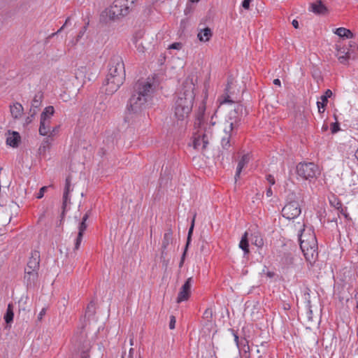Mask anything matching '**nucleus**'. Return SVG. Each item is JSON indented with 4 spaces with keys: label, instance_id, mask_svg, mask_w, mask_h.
<instances>
[{
    "label": "nucleus",
    "instance_id": "nucleus-1",
    "mask_svg": "<svg viewBox=\"0 0 358 358\" xmlns=\"http://www.w3.org/2000/svg\"><path fill=\"white\" fill-rule=\"evenodd\" d=\"M155 91L153 83L146 80H138L133 87V92L129 98L127 109L132 113H138L146 108L152 100Z\"/></svg>",
    "mask_w": 358,
    "mask_h": 358
},
{
    "label": "nucleus",
    "instance_id": "nucleus-2",
    "mask_svg": "<svg viewBox=\"0 0 358 358\" xmlns=\"http://www.w3.org/2000/svg\"><path fill=\"white\" fill-rule=\"evenodd\" d=\"M125 80V69L121 56L114 55L109 62L108 74L103 85L106 94H113L124 83Z\"/></svg>",
    "mask_w": 358,
    "mask_h": 358
},
{
    "label": "nucleus",
    "instance_id": "nucleus-3",
    "mask_svg": "<svg viewBox=\"0 0 358 358\" xmlns=\"http://www.w3.org/2000/svg\"><path fill=\"white\" fill-rule=\"evenodd\" d=\"M304 229L300 230L299 239L300 242V248L307 262L312 264L315 262L317 258V241L314 234H310L308 238H303V231Z\"/></svg>",
    "mask_w": 358,
    "mask_h": 358
},
{
    "label": "nucleus",
    "instance_id": "nucleus-4",
    "mask_svg": "<svg viewBox=\"0 0 358 358\" xmlns=\"http://www.w3.org/2000/svg\"><path fill=\"white\" fill-rule=\"evenodd\" d=\"M72 344L74 351L80 354V358H88L90 357L88 352L91 348V343L87 339L84 327H82L75 333L72 338Z\"/></svg>",
    "mask_w": 358,
    "mask_h": 358
},
{
    "label": "nucleus",
    "instance_id": "nucleus-5",
    "mask_svg": "<svg viewBox=\"0 0 358 358\" xmlns=\"http://www.w3.org/2000/svg\"><path fill=\"white\" fill-rule=\"evenodd\" d=\"M299 197L294 192H289L287 196V203L282 210L284 217L292 220L297 217L301 214V208L299 203Z\"/></svg>",
    "mask_w": 358,
    "mask_h": 358
},
{
    "label": "nucleus",
    "instance_id": "nucleus-6",
    "mask_svg": "<svg viewBox=\"0 0 358 358\" xmlns=\"http://www.w3.org/2000/svg\"><path fill=\"white\" fill-rule=\"evenodd\" d=\"M195 84L193 77H187L178 89L176 97H181L188 103L194 102Z\"/></svg>",
    "mask_w": 358,
    "mask_h": 358
},
{
    "label": "nucleus",
    "instance_id": "nucleus-7",
    "mask_svg": "<svg viewBox=\"0 0 358 358\" xmlns=\"http://www.w3.org/2000/svg\"><path fill=\"white\" fill-rule=\"evenodd\" d=\"M106 16L111 20H116L129 13V6L124 0H115L113 5L106 10Z\"/></svg>",
    "mask_w": 358,
    "mask_h": 358
},
{
    "label": "nucleus",
    "instance_id": "nucleus-8",
    "mask_svg": "<svg viewBox=\"0 0 358 358\" xmlns=\"http://www.w3.org/2000/svg\"><path fill=\"white\" fill-rule=\"evenodd\" d=\"M243 107L242 105H237L235 108L230 111L228 119L225 121L223 127H225V130H236L241 124V122L243 116Z\"/></svg>",
    "mask_w": 358,
    "mask_h": 358
},
{
    "label": "nucleus",
    "instance_id": "nucleus-9",
    "mask_svg": "<svg viewBox=\"0 0 358 358\" xmlns=\"http://www.w3.org/2000/svg\"><path fill=\"white\" fill-rule=\"evenodd\" d=\"M296 173L298 176L305 180H310L320 174L318 166L313 162L299 163L296 166Z\"/></svg>",
    "mask_w": 358,
    "mask_h": 358
},
{
    "label": "nucleus",
    "instance_id": "nucleus-10",
    "mask_svg": "<svg viewBox=\"0 0 358 358\" xmlns=\"http://www.w3.org/2000/svg\"><path fill=\"white\" fill-rule=\"evenodd\" d=\"M55 113L54 107L49 106L45 108L41 115L39 134L42 136L48 135L52 129L50 127L51 117Z\"/></svg>",
    "mask_w": 358,
    "mask_h": 358
},
{
    "label": "nucleus",
    "instance_id": "nucleus-11",
    "mask_svg": "<svg viewBox=\"0 0 358 358\" xmlns=\"http://www.w3.org/2000/svg\"><path fill=\"white\" fill-rule=\"evenodd\" d=\"M193 103H188L181 97H176L174 113L178 120H184L192 111Z\"/></svg>",
    "mask_w": 358,
    "mask_h": 358
},
{
    "label": "nucleus",
    "instance_id": "nucleus-12",
    "mask_svg": "<svg viewBox=\"0 0 358 358\" xmlns=\"http://www.w3.org/2000/svg\"><path fill=\"white\" fill-rule=\"evenodd\" d=\"M193 278H188L185 283L181 287L180 292L178 294L176 301L177 303H181L189 299L191 294V287L193 283Z\"/></svg>",
    "mask_w": 358,
    "mask_h": 358
},
{
    "label": "nucleus",
    "instance_id": "nucleus-13",
    "mask_svg": "<svg viewBox=\"0 0 358 358\" xmlns=\"http://www.w3.org/2000/svg\"><path fill=\"white\" fill-rule=\"evenodd\" d=\"M90 214H91V210H88L84 215V216L82 218L81 222L79 223L78 233L77 238L76 239L74 250H77L80 248V245L82 240H83V234H84V232L86 230L87 227V224H86V222H87V219L89 218Z\"/></svg>",
    "mask_w": 358,
    "mask_h": 358
},
{
    "label": "nucleus",
    "instance_id": "nucleus-14",
    "mask_svg": "<svg viewBox=\"0 0 358 358\" xmlns=\"http://www.w3.org/2000/svg\"><path fill=\"white\" fill-rule=\"evenodd\" d=\"M173 243V231L169 229L164 235V238L162 243V254L161 258L163 259V262L165 263V257L167 254L166 250L168 249L170 244Z\"/></svg>",
    "mask_w": 358,
    "mask_h": 358
},
{
    "label": "nucleus",
    "instance_id": "nucleus-15",
    "mask_svg": "<svg viewBox=\"0 0 358 358\" xmlns=\"http://www.w3.org/2000/svg\"><path fill=\"white\" fill-rule=\"evenodd\" d=\"M208 136L207 134H199L198 136L194 138L193 145L194 148L198 150H204L208 145Z\"/></svg>",
    "mask_w": 358,
    "mask_h": 358
},
{
    "label": "nucleus",
    "instance_id": "nucleus-16",
    "mask_svg": "<svg viewBox=\"0 0 358 358\" xmlns=\"http://www.w3.org/2000/svg\"><path fill=\"white\" fill-rule=\"evenodd\" d=\"M236 134V130H225V127H223V135L221 138V145L224 150H229L231 147V138Z\"/></svg>",
    "mask_w": 358,
    "mask_h": 358
},
{
    "label": "nucleus",
    "instance_id": "nucleus-17",
    "mask_svg": "<svg viewBox=\"0 0 358 358\" xmlns=\"http://www.w3.org/2000/svg\"><path fill=\"white\" fill-rule=\"evenodd\" d=\"M38 278V272L25 271L24 275V282L27 289L34 288Z\"/></svg>",
    "mask_w": 358,
    "mask_h": 358
},
{
    "label": "nucleus",
    "instance_id": "nucleus-18",
    "mask_svg": "<svg viewBox=\"0 0 358 358\" xmlns=\"http://www.w3.org/2000/svg\"><path fill=\"white\" fill-rule=\"evenodd\" d=\"M309 10L316 15H326L328 13V8L321 0H317L314 3H311Z\"/></svg>",
    "mask_w": 358,
    "mask_h": 358
},
{
    "label": "nucleus",
    "instance_id": "nucleus-19",
    "mask_svg": "<svg viewBox=\"0 0 358 358\" xmlns=\"http://www.w3.org/2000/svg\"><path fill=\"white\" fill-rule=\"evenodd\" d=\"M195 217H196V214H194V216H193V218H192V222H191V225H190L189 231H188L187 243H186V245H185V248L183 254H182V255L181 257L180 262L179 263V267H182L183 264H184L186 252H187L188 246H189V245L190 243V241H191V239H192V234H193V230H194V227Z\"/></svg>",
    "mask_w": 358,
    "mask_h": 358
},
{
    "label": "nucleus",
    "instance_id": "nucleus-20",
    "mask_svg": "<svg viewBox=\"0 0 358 358\" xmlns=\"http://www.w3.org/2000/svg\"><path fill=\"white\" fill-rule=\"evenodd\" d=\"M333 93L331 90H327L324 92V94L321 96L320 97V101H318L317 102V106L318 108V112L320 113H322L324 112L325 106H327L328 103V98H330L332 96Z\"/></svg>",
    "mask_w": 358,
    "mask_h": 358
},
{
    "label": "nucleus",
    "instance_id": "nucleus-21",
    "mask_svg": "<svg viewBox=\"0 0 358 358\" xmlns=\"http://www.w3.org/2000/svg\"><path fill=\"white\" fill-rule=\"evenodd\" d=\"M71 182V178L70 176H69L66 178V184H65V187H64V194H63L62 215L64 214L65 208L66 206L68 201H70V199H69V194L71 192V189H70Z\"/></svg>",
    "mask_w": 358,
    "mask_h": 358
},
{
    "label": "nucleus",
    "instance_id": "nucleus-22",
    "mask_svg": "<svg viewBox=\"0 0 358 358\" xmlns=\"http://www.w3.org/2000/svg\"><path fill=\"white\" fill-rule=\"evenodd\" d=\"M27 265L35 268L37 271L39 270L40 267V254L38 251H33L31 254V257L29 259Z\"/></svg>",
    "mask_w": 358,
    "mask_h": 358
},
{
    "label": "nucleus",
    "instance_id": "nucleus-23",
    "mask_svg": "<svg viewBox=\"0 0 358 358\" xmlns=\"http://www.w3.org/2000/svg\"><path fill=\"white\" fill-rule=\"evenodd\" d=\"M249 160H250V156H249L248 154L243 155L241 159L239 160V162L238 163L237 168H236V174H235V177H234L236 181L239 178L240 174H241V173L242 171V169L244 168V166L246 164H248Z\"/></svg>",
    "mask_w": 358,
    "mask_h": 358
},
{
    "label": "nucleus",
    "instance_id": "nucleus-24",
    "mask_svg": "<svg viewBox=\"0 0 358 358\" xmlns=\"http://www.w3.org/2000/svg\"><path fill=\"white\" fill-rule=\"evenodd\" d=\"M9 134L10 136L6 138V143L13 148L17 147L20 141V136L19 133L17 131H13L12 133L9 132Z\"/></svg>",
    "mask_w": 358,
    "mask_h": 358
},
{
    "label": "nucleus",
    "instance_id": "nucleus-25",
    "mask_svg": "<svg viewBox=\"0 0 358 358\" xmlns=\"http://www.w3.org/2000/svg\"><path fill=\"white\" fill-rule=\"evenodd\" d=\"M248 233L245 231L243 235L241 240L239 243V248L243 250L244 257H246L250 253L249 243H248Z\"/></svg>",
    "mask_w": 358,
    "mask_h": 358
},
{
    "label": "nucleus",
    "instance_id": "nucleus-26",
    "mask_svg": "<svg viewBox=\"0 0 358 358\" xmlns=\"http://www.w3.org/2000/svg\"><path fill=\"white\" fill-rule=\"evenodd\" d=\"M213 35L212 31L209 27H206L198 33L197 37L199 41L206 42L210 40Z\"/></svg>",
    "mask_w": 358,
    "mask_h": 358
},
{
    "label": "nucleus",
    "instance_id": "nucleus-27",
    "mask_svg": "<svg viewBox=\"0 0 358 358\" xmlns=\"http://www.w3.org/2000/svg\"><path fill=\"white\" fill-rule=\"evenodd\" d=\"M10 113L13 118L17 119L21 117L23 113V107L20 103H15L10 106Z\"/></svg>",
    "mask_w": 358,
    "mask_h": 358
},
{
    "label": "nucleus",
    "instance_id": "nucleus-28",
    "mask_svg": "<svg viewBox=\"0 0 358 358\" xmlns=\"http://www.w3.org/2000/svg\"><path fill=\"white\" fill-rule=\"evenodd\" d=\"M338 59L340 62V63L345 64H347L348 59L351 57V53L350 50H348L345 52V50L343 48V50L341 48L338 49Z\"/></svg>",
    "mask_w": 358,
    "mask_h": 358
},
{
    "label": "nucleus",
    "instance_id": "nucleus-29",
    "mask_svg": "<svg viewBox=\"0 0 358 358\" xmlns=\"http://www.w3.org/2000/svg\"><path fill=\"white\" fill-rule=\"evenodd\" d=\"M334 34L341 38H352L353 37L352 32L350 29L344 27L337 28L335 30Z\"/></svg>",
    "mask_w": 358,
    "mask_h": 358
},
{
    "label": "nucleus",
    "instance_id": "nucleus-30",
    "mask_svg": "<svg viewBox=\"0 0 358 358\" xmlns=\"http://www.w3.org/2000/svg\"><path fill=\"white\" fill-rule=\"evenodd\" d=\"M251 241L258 248H262L264 245L262 236L259 232H254L251 234Z\"/></svg>",
    "mask_w": 358,
    "mask_h": 358
},
{
    "label": "nucleus",
    "instance_id": "nucleus-31",
    "mask_svg": "<svg viewBox=\"0 0 358 358\" xmlns=\"http://www.w3.org/2000/svg\"><path fill=\"white\" fill-rule=\"evenodd\" d=\"M13 317H14L13 305V303H9L8 305L6 312L3 317L6 324H10V322H12L13 320Z\"/></svg>",
    "mask_w": 358,
    "mask_h": 358
},
{
    "label": "nucleus",
    "instance_id": "nucleus-32",
    "mask_svg": "<svg viewBox=\"0 0 358 358\" xmlns=\"http://www.w3.org/2000/svg\"><path fill=\"white\" fill-rule=\"evenodd\" d=\"M43 99V94L41 91L38 92L36 93L32 101H31V106L36 108H39L42 101Z\"/></svg>",
    "mask_w": 358,
    "mask_h": 358
},
{
    "label": "nucleus",
    "instance_id": "nucleus-33",
    "mask_svg": "<svg viewBox=\"0 0 358 358\" xmlns=\"http://www.w3.org/2000/svg\"><path fill=\"white\" fill-rule=\"evenodd\" d=\"M213 310L211 308H207L203 313L202 319L205 321L204 325L207 326L212 322Z\"/></svg>",
    "mask_w": 358,
    "mask_h": 358
},
{
    "label": "nucleus",
    "instance_id": "nucleus-34",
    "mask_svg": "<svg viewBox=\"0 0 358 358\" xmlns=\"http://www.w3.org/2000/svg\"><path fill=\"white\" fill-rule=\"evenodd\" d=\"M96 313L95 303L93 301H90L85 310V317L90 318L94 315Z\"/></svg>",
    "mask_w": 358,
    "mask_h": 358
},
{
    "label": "nucleus",
    "instance_id": "nucleus-35",
    "mask_svg": "<svg viewBox=\"0 0 358 358\" xmlns=\"http://www.w3.org/2000/svg\"><path fill=\"white\" fill-rule=\"evenodd\" d=\"M51 144V138L50 136H48L46 138H45L40 148H39V152L40 154L45 153V151L50 148Z\"/></svg>",
    "mask_w": 358,
    "mask_h": 358
},
{
    "label": "nucleus",
    "instance_id": "nucleus-36",
    "mask_svg": "<svg viewBox=\"0 0 358 358\" xmlns=\"http://www.w3.org/2000/svg\"><path fill=\"white\" fill-rule=\"evenodd\" d=\"M133 42L135 44V47L139 52H145V47L143 46L142 42L140 41V38H137V36H134Z\"/></svg>",
    "mask_w": 358,
    "mask_h": 358
},
{
    "label": "nucleus",
    "instance_id": "nucleus-37",
    "mask_svg": "<svg viewBox=\"0 0 358 358\" xmlns=\"http://www.w3.org/2000/svg\"><path fill=\"white\" fill-rule=\"evenodd\" d=\"M229 331L231 333V334L233 335L234 338V341L236 343V345L237 346V348L238 349L241 348V343H242L243 342V339H241V341H239V337L238 336V334L237 332L233 329H229Z\"/></svg>",
    "mask_w": 358,
    "mask_h": 358
},
{
    "label": "nucleus",
    "instance_id": "nucleus-38",
    "mask_svg": "<svg viewBox=\"0 0 358 358\" xmlns=\"http://www.w3.org/2000/svg\"><path fill=\"white\" fill-rule=\"evenodd\" d=\"M307 306H308V310H307L306 315H307L308 320L310 321V322H313V311L311 310V306H310V301H308Z\"/></svg>",
    "mask_w": 358,
    "mask_h": 358
},
{
    "label": "nucleus",
    "instance_id": "nucleus-39",
    "mask_svg": "<svg viewBox=\"0 0 358 358\" xmlns=\"http://www.w3.org/2000/svg\"><path fill=\"white\" fill-rule=\"evenodd\" d=\"M239 350H244L245 352L250 350V346L246 339H243V342L241 343V348Z\"/></svg>",
    "mask_w": 358,
    "mask_h": 358
},
{
    "label": "nucleus",
    "instance_id": "nucleus-40",
    "mask_svg": "<svg viewBox=\"0 0 358 358\" xmlns=\"http://www.w3.org/2000/svg\"><path fill=\"white\" fill-rule=\"evenodd\" d=\"M89 22H87L82 29L81 30L79 31L78 36H77V38H76V41L78 42L80 38H81L83 37V36L84 35V34L85 33L86 30H87V26L88 25Z\"/></svg>",
    "mask_w": 358,
    "mask_h": 358
},
{
    "label": "nucleus",
    "instance_id": "nucleus-41",
    "mask_svg": "<svg viewBox=\"0 0 358 358\" xmlns=\"http://www.w3.org/2000/svg\"><path fill=\"white\" fill-rule=\"evenodd\" d=\"M182 44L181 43H173L169 46V49L180 50L182 48Z\"/></svg>",
    "mask_w": 358,
    "mask_h": 358
},
{
    "label": "nucleus",
    "instance_id": "nucleus-42",
    "mask_svg": "<svg viewBox=\"0 0 358 358\" xmlns=\"http://www.w3.org/2000/svg\"><path fill=\"white\" fill-rule=\"evenodd\" d=\"M47 189H48V187H46V186L42 187L40 189L38 193L37 194L36 198L41 199L43 196L44 193L47 190Z\"/></svg>",
    "mask_w": 358,
    "mask_h": 358
},
{
    "label": "nucleus",
    "instance_id": "nucleus-43",
    "mask_svg": "<svg viewBox=\"0 0 358 358\" xmlns=\"http://www.w3.org/2000/svg\"><path fill=\"white\" fill-rule=\"evenodd\" d=\"M176 322V320L175 316L171 315L170 317V322H169V328L171 329H173L175 328Z\"/></svg>",
    "mask_w": 358,
    "mask_h": 358
},
{
    "label": "nucleus",
    "instance_id": "nucleus-44",
    "mask_svg": "<svg viewBox=\"0 0 358 358\" xmlns=\"http://www.w3.org/2000/svg\"><path fill=\"white\" fill-rule=\"evenodd\" d=\"M266 180L269 182L271 185H273L275 182L274 177L271 174H268L266 177Z\"/></svg>",
    "mask_w": 358,
    "mask_h": 358
},
{
    "label": "nucleus",
    "instance_id": "nucleus-45",
    "mask_svg": "<svg viewBox=\"0 0 358 358\" xmlns=\"http://www.w3.org/2000/svg\"><path fill=\"white\" fill-rule=\"evenodd\" d=\"M38 109L39 108H36L31 106V108L29 110V115H31V117H34V116L37 113Z\"/></svg>",
    "mask_w": 358,
    "mask_h": 358
},
{
    "label": "nucleus",
    "instance_id": "nucleus-46",
    "mask_svg": "<svg viewBox=\"0 0 358 358\" xmlns=\"http://www.w3.org/2000/svg\"><path fill=\"white\" fill-rule=\"evenodd\" d=\"M252 0H243L242 2V6L245 9H248L250 8V3Z\"/></svg>",
    "mask_w": 358,
    "mask_h": 358
},
{
    "label": "nucleus",
    "instance_id": "nucleus-47",
    "mask_svg": "<svg viewBox=\"0 0 358 358\" xmlns=\"http://www.w3.org/2000/svg\"><path fill=\"white\" fill-rule=\"evenodd\" d=\"M69 20H70V17H68L66 20V21H65L64 24H63V26L56 33L52 34V36H55L57 34L59 33L64 28V27H66L69 24Z\"/></svg>",
    "mask_w": 358,
    "mask_h": 358
},
{
    "label": "nucleus",
    "instance_id": "nucleus-48",
    "mask_svg": "<svg viewBox=\"0 0 358 358\" xmlns=\"http://www.w3.org/2000/svg\"><path fill=\"white\" fill-rule=\"evenodd\" d=\"M339 129V126L337 123H333L331 124V131L332 133H336L338 131Z\"/></svg>",
    "mask_w": 358,
    "mask_h": 358
},
{
    "label": "nucleus",
    "instance_id": "nucleus-49",
    "mask_svg": "<svg viewBox=\"0 0 358 358\" xmlns=\"http://www.w3.org/2000/svg\"><path fill=\"white\" fill-rule=\"evenodd\" d=\"M25 271L38 272V271H37V270H36V269H35V268H32V267H31V266H28L27 264V266H26V267H25V268H24V272H25Z\"/></svg>",
    "mask_w": 358,
    "mask_h": 358
},
{
    "label": "nucleus",
    "instance_id": "nucleus-50",
    "mask_svg": "<svg viewBox=\"0 0 358 358\" xmlns=\"http://www.w3.org/2000/svg\"><path fill=\"white\" fill-rule=\"evenodd\" d=\"M45 314V308H43L41 310V311L38 314V320H41L43 316Z\"/></svg>",
    "mask_w": 358,
    "mask_h": 358
},
{
    "label": "nucleus",
    "instance_id": "nucleus-51",
    "mask_svg": "<svg viewBox=\"0 0 358 358\" xmlns=\"http://www.w3.org/2000/svg\"><path fill=\"white\" fill-rule=\"evenodd\" d=\"M57 131V127H52L50 132H49L48 134H50L48 136H51L54 135Z\"/></svg>",
    "mask_w": 358,
    "mask_h": 358
},
{
    "label": "nucleus",
    "instance_id": "nucleus-52",
    "mask_svg": "<svg viewBox=\"0 0 358 358\" xmlns=\"http://www.w3.org/2000/svg\"><path fill=\"white\" fill-rule=\"evenodd\" d=\"M33 118H34V117H31V115H29V116L26 118L25 124H29V123H31V122H32Z\"/></svg>",
    "mask_w": 358,
    "mask_h": 358
},
{
    "label": "nucleus",
    "instance_id": "nucleus-53",
    "mask_svg": "<svg viewBox=\"0 0 358 358\" xmlns=\"http://www.w3.org/2000/svg\"><path fill=\"white\" fill-rule=\"evenodd\" d=\"M266 196H267L268 197H270V196H272V194H273V192H272V189H271V187H269V188H268V189H266Z\"/></svg>",
    "mask_w": 358,
    "mask_h": 358
},
{
    "label": "nucleus",
    "instance_id": "nucleus-54",
    "mask_svg": "<svg viewBox=\"0 0 358 358\" xmlns=\"http://www.w3.org/2000/svg\"><path fill=\"white\" fill-rule=\"evenodd\" d=\"M293 27L295 28V29H298L299 28V22L296 20H294L292 22Z\"/></svg>",
    "mask_w": 358,
    "mask_h": 358
},
{
    "label": "nucleus",
    "instance_id": "nucleus-55",
    "mask_svg": "<svg viewBox=\"0 0 358 358\" xmlns=\"http://www.w3.org/2000/svg\"><path fill=\"white\" fill-rule=\"evenodd\" d=\"M341 213L345 216V217L348 220H350L351 218L350 217L349 215L344 212V210L343 208H341Z\"/></svg>",
    "mask_w": 358,
    "mask_h": 358
},
{
    "label": "nucleus",
    "instance_id": "nucleus-56",
    "mask_svg": "<svg viewBox=\"0 0 358 358\" xmlns=\"http://www.w3.org/2000/svg\"><path fill=\"white\" fill-rule=\"evenodd\" d=\"M273 83L275 85L280 86V80L278 78L274 79Z\"/></svg>",
    "mask_w": 358,
    "mask_h": 358
},
{
    "label": "nucleus",
    "instance_id": "nucleus-57",
    "mask_svg": "<svg viewBox=\"0 0 358 358\" xmlns=\"http://www.w3.org/2000/svg\"><path fill=\"white\" fill-rule=\"evenodd\" d=\"M275 273L273 272H271V271H268L267 273V275L269 277V278H273L274 276Z\"/></svg>",
    "mask_w": 358,
    "mask_h": 358
},
{
    "label": "nucleus",
    "instance_id": "nucleus-58",
    "mask_svg": "<svg viewBox=\"0 0 358 358\" xmlns=\"http://www.w3.org/2000/svg\"><path fill=\"white\" fill-rule=\"evenodd\" d=\"M227 102L231 103V102H232V101L229 100V97H227V99H225L224 101H222L221 102V103H227Z\"/></svg>",
    "mask_w": 358,
    "mask_h": 358
},
{
    "label": "nucleus",
    "instance_id": "nucleus-59",
    "mask_svg": "<svg viewBox=\"0 0 358 358\" xmlns=\"http://www.w3.org/2000/svg\"><path fill=\"white\" fill-rule=\"evenodd\" d=\"M197 122H195V125H196V124H198L199 125V124H201V119H200V117H198V119H197Z\"/></svg>",
    "mask_w": 358,
    "mask_h": 358
},
{
    "label": "nucleus",
    "instance_id": "nucleus-60",
    "mask_svg": "<svg viewBox=\"0 0 358 358\" xmlns=\"http://www.w3.org/2000/svg\"><path fill=\"white\" fill-rule=\"evenodd\" d=\"M136 0H124V3L127 2V3H129L130 2L131 3H134Z\"/></svg>",
    "mask_w": 358,
    "mask_h": 358
},
{
    "label": "nucleus",
    "instance_id": "nucleus-61",
    "mask_svg": "<svg viewBox=\"0 0 358 358\" xmlns=\"http://www.w3.org/2000/svg\"><path fill=\"white\" fill-rule=\"evenodd\" d=\"M355 157L358 160V148H357V150H356L355 152Z\"/></svg>",
    "mask_w": 358,
    "mask_h": 358
},
{
    "label": "nucleus",
    "instance_id": "nucleus-62",
    "mask_svg": "<svg viewBox=\"0 0 358 358\" xmlns=\"http://www.w3.org/2000/svg\"><path fill=\"white\" fill-rule=\"evenodd\" d=\"M327 128H328V126H327V125H323V127H322V129H323L324 130H327Z\"/></svg>",
    "mask_w": 358,
    "mask_h": 358
},
{
    "label": "nucleus",
    "instance_id": "nucleus-63",
    "mask_svg": "<svg viewBox=\"0 0 358 358\" xmlns=\"http://www.w3.org/2000/svg\"><path fill=\"white\" fill-rule=\"evenodd\" d=\"M189 1H192V2H197V1H199V0H189Z\"/></svg>",
    "mask_w": 358,
    "mask_h": 358
},
{
    "label": "nucleus",
    "instance_id": "nucleus-64",
    "mask_svg": "<svg viewBox=\"0 0 358 358\" xmlns=\"http://www.w3.org/2000/svg\"><path fill=\"white\" fill-rule=\"evenodd\" d=\"M355 299H358V294L355 295Z\"/></svg>",
    "mask_w": 358,
    "mask_h": 358
}]
</instances>
